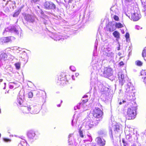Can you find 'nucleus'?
<instances>
[{"instance_id":"f257e3e1","label":"nucleus","mask_w":146,"mask_h":146,"mask_svg":"<svg viewBox=\"0 0 146 146\" xmlns=\"http://www.w3.org/2000/svg\"><path fill=\"white\" fill-rule=\"evenodd\" d=\"M8 31L12 33H14L19 36H21L22 31L19 27L17 26L16 27L14 26L8 27L5 29V31L3 32V34L4 35L5 32Z\"/></svg>"},{"instance_id":"f03ea898","label":"nucleus","mask_w":146,"mask_h":146,"mask_svg":"<svg viewBox=\"0 0 146 146\" xmlns=\"http://www.w3.org/2000/svg\"><path fill=\"white\" fill-rule=\"evenodd\" d=\"M93 116V119H96L97 121H100L102 119V116L103 114V112L100 109L98 108H96L94 110L92 114Z\"/></svg>"},{"instance_id":"7ed1b4c3","label":"nucleus","mask_w":146,"mask_h":146,"mask_svg":"<svg viewBox=\"0 0 146 146\" xmlns=\"http://www.w3.org/2000/svg\"><path fill=\"white\" fill-rule=\"evenodd\" d=\"M136 108L133 107L129 108L127 111V117L129 119H133L135 118V116Z\"/></svg>"},{"instance_id":"20e7f679","label":"nucleus","mask_w":146,"mask_h":146,"mask_svg":"<svg viewBox=\"0 0 146 146\" xmlns=\"http://www.w3.org/2000/svg\"><path fill=\"white\" fill-rule=\"evenodd\" d=\"M111 49L108 48L105 49V52L104 53L106 59L110 61L112 60L114 58V53L110 51Z\"/></svg>"},{"instance_id":"39448f33","label":"nucleus","mask_w":146,"mask_h":146,"mask_svg":"<svg viewBox=\"0 0 146 146\" xmlns=\"http://www.w3.org/2000/svg\"><path fill=\"white\" fill-rule=\"evenodd\" d=\"M90 117H88L85 119V121L84 122L83 126H85L87 129H89L90 128L92 127L94 125L93 122Z\"/></svg>"},{"instance_id":"423d86ee","label":"nucleus","mask_w":146,"mask_h":146,"mask_svg":"<svg viewBox=\"0 0 146 146\" xmlns=\"http://www.w3.org/2000/svg\"><path fill=\"white\" fill-rule=\"evenodd\" d=\"M102 71L103 72V76L105 77L111 76L113 74L112 70L110 68H105Z\"/></svg>"},{"instance_id":"0eeeda50","label":"nucleus","mask_w":146,"mask_h":146,"mask_svg":"<svg viewBox=\"0 0 146 146\" xmlns=\"http://www.w3.org/2000/svg\"><path fill=\"white\" fill-rule=\"evenodd\" d=\"M14 39V37L12 36L2 37L0 38V44H2L4 43L10 42L12 40Z\"/></svg>"},{"instance_id":"6e6552de","label":"nucleus","mask_w":146,"mask_h":146,"mask_svg":"<svg viewBox=\"0 0 146 146\" xmlns=\"http://www.w3.org/2000/svg\"><path fill=\"white\" fill-rule=\"evenodd\" d=\"M35 16L29 14H27L25 16V19L29 23H33L35 21Z\"/></svg>"},{"instance_id":"1a4fd4ad","label":"nucleus","mask_w":146,"mask_h":146,"mask_svg":"<svg viewBox=\"0 0 146 146\" xmlns=\"http://www.w3.org/2000/svg\"><path fill=\"white\" fill-rule=\"evenodd\" d=\"M45 8L47 9H55V5L52 2H46L44 5Z\"/></svg>"},{"instance_id":"9d476101","label":"nucleus","mask_w":146,"mask_h":146,"mask_svg":"<svg viewBox=\"0 0 146 146\" xmlns=\"http://www.w3.org/2000/svg\"><path fill=\"white\" fill-rule=\"evenodd\" d=\"M96 141L97 143L100 146H104L105 144L106 141L103 139H102L100 137H97Z\"/></svg>"},{"instance_id":"9b49d317","label":"nucleus","mask_w":146,"mask_h":146,"mask_svg":"<svg viewBox=\"0 0 146 146\" xmlns=\"http://www.w3.org/2000/svg\"><path fill=\"white\" fill-rule=\"evenodd\" d=\"M126 88V92L128 93H131L134 89V87L133 86L131 83L130 82L127 83Z\"/></svg>"},{"instance_id":"f8f14e48","label":"nucleus","mask_w":146,"mask_h":146,"mask_svg":"<svg viewBox=\"0 0 146 146\" xmlns=\"http://www.w3.org/2000/svg\"><path fill=\"white\" fill-rule=\"evenodd\" d=\"M7 55L5 53H2L0 54V61L3 64H4L7 60Z\"/></svg>"},{"instance_id":"ddd939ff","label":"nucleus","mask_w":146,"mask_h":146,"mask_svg":"<svg viewBox=\"0 0 146 146\" xmlns=\"http://www.w3.org/2000/svg\"><path fill=\"white\" fill-rule=\"evenodd\" d=\"M140 15L137 13L135 12L131 15V19L133 21H137L141 18Z\"/></svg>"},{"instance_id":"4468645a","label":"nucleus","mask_w":146,"mask_h":146,"mask_svg":"<svg viewBox=\"0 0 146 146\" xmlns=\"http://www.w3.org/2000/svg\"><path fill=\"white\" fill-rule=\"evenodd\" d=\"M18 83L19 82H10L9 84V88L10 89H12L13 88H16L19 86Z\"/></svg>"},{"instance_id":"2eb2a0df","label":"nucleus","mask_w":146,"mask_h":146,"mask_svg":"<svg viewBox=\"0 0 146 146\" xmlns=\"http://www.w3.org/2000/svg\"><path fill=\"white\" fill-rule=\"evenodd\" d=\"M32 109V112L35 113H37L39 111V106L36 105H32L31 109Z\"/></svg>"},{"instance_id":"dca6fc26","label":"nucleus","mask_w":146,"mask_h":146,"mask_svg":"<svg viewBox=\"0 0 146 146\" xmlns=\"http://www.w3.org/2000/svg\"><path fill=\"white\" fill-rule=\"evenodd\" d=\"M114 132L116 134L119 132L121 129V127L120 125L119 124H116L113 127Z\"/></svg>"},{"instance_id":"f3484780","label":"nucleus","mask_w":146,"mask_h":146,"mask_svg":"<svg viewBox=\"0 0 146 146\" xmlns=\"http://www.w3.org/2000/svg\"><path fill=\"white\" fill-rule=\"evenodd\" d=\"M27 135L29 138L33 139L35 135V133L34 131H30L28 132Z\"/></svg>"},{"instance_id":"a211bd4d","label":"nucleus","mask_w":146,"mask_h":146,"mask_svg":"<svg viewBox=\"0 0 146 146\" xmlns=\"http://www.w3.org/2000/svg\"><path fill=\"white\" fill-rule=\"evenodd\" d=\"M31 110V107L30 106H25L23 109L24 113H29Z\"/></svg>"},{"instance_id":"6ab92c4d","label":"nucleus","mask_w":146,"mask_h":146,"mask_svg":"<svg viewBox=\"0 0 146 146\" xmlns=\"http://www.w3.org/2000/svg\"><path fill=\"white\" fill-rule=\"evenodd\" d=\"M118 76L119 81L123 82L124 78V75L121 72H119L118 74Z\"/></svg>"},{"instance_id":"aec40b11","label":"nucleus","mask_w":146,"mask_h":146,"mask_svg":"<svg viewBox=\"0 0 146 146\" xmlns=\"http://www.w3.org/2000/svg\"><path fill=\"white\" fill-rule=\"evenodd\" d=\"M99 134L102 137H104L106 135L107 132L106 131L102 129L100 130L98 132Z\"/></svg>"},{"instance_id":"412c9836","label":"nucleus","mask_w":146,"mask_h":146,"mask_svg":"<svg viewBox=\"0 0 146 146\" xmlns=\"http://www.w3.org/2000/svg\"><path fill=\"white\" fill-rule=\"evenodd\" d=\"M90 142L88 140H84L82 143L81 146H89L90 144Z\"/></svg>"},{"instance_id":"4be33fe9","label":"nucleus","mask_w":146,"mask_h":146,"mask_svg":"<svg viewBox=\"0 0 146 146\" xmlns=\"http://www.w3.org/2000/svg\"><path fill=\"white\" fill-rule=\"evenodd\" d=\"M142 6L143 7V11L144 13L145 16L146 17V1L142 2Z\"/></svg>"},{"instance_id":"5701e85b","label":"nucleus","mask_w":146,"mask_h":146,"mask_svg":"<svg viewBox=\"0 0 146 146\" xmlns=\"http://www.w3.org/2000/svg\"><path fill=\"white\" fill-rule=\"evenodd\" d=\"M141 76H143V77H142V79L144 78V81L146 80V72L145 70H142L141 72Z\"/></svg>"},{"instance_id":"b1692460","label":"nucleus","mask_w":146,"mask_h":146,"mask_svg":"<svg viewBox=\"0 0 146 146\" xmlns=\"http://www.w3.org/2000/svg\"><path fill=\"white\" fill-rule=\"evenodd\" d=\"M116 27L114 24L112 23L110 25V27L109 28V31L110 32H112L116 29Z\"/></svg>"},{"instance_id":"393cba45","label":"nucleus","mask_w":146,"mask_h":146,"mask_svg":"<svg viewBox=\"0 0 146 146\" xmlns=\"http://www.w3.org/2000/svg\"><path fill=\"white\" fill-rule=\"evenodd\" d=\"M113 35L115 37L117 38H119L120 34L118 32L115 31L113 32Z\"/></svg>"},{"instance_id":"a878e982","label":"nucleus","mask_w":146,"mask_h":146,"mask_svg":"<svg viewBox=\"0 0 146 146\" xmlns=\"http://www.w3.org/2000/svg\"><path fill=\"white\" fill-rule=\"evenodd\" d=\"M115 25L116 28H121L123 27V25L119 23H116Z\"/></svg>"},{"instance_id":"bb28decb","label":"nucleus","mask_w":146,"mask_h":146,"mask_svg":"<svg viewBox=\"0 0 146 146\" xmlns=\"http://www.w3.org/2000/svg\"><path fill=\"white\" fill-rule=\"evenodd\" d=\"M17 102L19 105H22V103H23V100L22 98L19 97V98H18Z\"/></svg>"},{"instance_id":"cd10ccee","label":"nucleus","mask_w":146,"mask_h":146,"mask_svg":"<svg viewBox=\"0 0 146 146\" xmlns=\"http://www.w3.org/2000/svg\"><path fill=\"white\" fill-rule=\"evenodd\" d=\"M142 56L143 57H146V47L143 51ZM144 58L145 60H146V58Z\"/></svg>"},{"instance_id":"c85d7f7f","label":"nucleus","mask_w":146,"mask_h":146,"mask_svg":"<svg viewBox=\"0 0 146 146\" xmlns=\"http://www.w3.org/2000/svg\"><path fill=\"white\" fill-rule=\"evenodd\" d=\"M135 64L138 66H141L142 64V63L141 61L139 60L136 61Z\"/></svg>"},{"instance_id":"c756f323","label":"nucleus","mask_w":146,"mask_h":146,"mask_svg":"<svg viewBox=\"0 0 146 146\" xmlns=\"http://www.w3.org/2000/svg\"><path fill=\"white\" fill-rule=\"evenodd\" d=\"M28 97L29 98H32L33 96V93L31 92H29L28 94Z\"/></svg>"},{"instance_id":"7c9ffc66","label":"nucleus","mask_w":146,"mask_h":146,"mask_svg":"<svg viewBox=\"0 0 146 146\" xmlns=\"http://www.w3.org/2000/svg\"><path fill=\"white\" fill-rule=\"evenodd\" d=\"M15 66L16 67V68L17 69H19L20 68V64L19 63H17L15 64Z\"/></svg>"},{"instance_id":"2f4dec72","label":"nucleus","mask_w":146,"mask_h":146,"mask_svg":"<svg viewBox=\"0 0 146 146\" xmlns=\"http://www.w3.org/2000/svg\"><path fill=\"white\" fill-rule=\"evenodd\" d=\"M113 18L116 21H118L119 20L118 17L116 15H114L113 17Z\"/></svg>"},{"instance_id":"473e14b6","label":"nucleus","mask_w":146,"mask_h":146,"mask_svg":"<svg viewBox=\"0 0 146 146\" xmlns=\"http://www.w3.org/2000/svg\"><path fill=\"white\" fill-rule=\"evenodd\" d=\"M70 69L73 71H75L76 70V68L73 66H71L70 67Z\"/></svg>"},{"instance_id":"72a5a7b5","label":"nucleus","mask_w":146,"mask_h":146,"mask_svg":"<svg viewBox=\"0 0 146 146\" xmlns=\"http://www.w3.org/2000/svg\"><path fill=\"white\" fill-rule=\"evenodd\" d=\"M79 134L80 135L81 137L83 138L84 137V135L83 134V133L82 131L81 130H80L79 131Z\"/></svg>"},{"instance_id":"f704fd0d","label":"nucleus","mask_w":146,"mask_h":146,"mask_svg":"<svg viewBox=\"0 0 146 146\" xmlns=\"http://www.w3.org/2000/svg\"><path fill=\"white\" fill-rule=\"evenodd\" d=\"M19 13V11L15 12L13 15V17H16L18 16Z\"/></svg>"},{"instance_id":"c9c22d12","label":"nucleus","mask_w":146,"mask_h":146,"mask_svg":"<svg viewBox=\"0 0 146 146\" xmlns=\"http://www.w3.org/2000/svg\"><path fill=\"white\" fill-rule=\"evenodd\" d=\"M129 33H126L125 35V37L126 38L127 40H128V39L129 38Z\"/></svg>"},{"instance_id":"e433bc0d","label":"nucleus","mask_w":146,"mask_h":146,"mask_svg":"<svg viewBox=\"0 0 146 146\" xmlns=\"http://www.w3.org/2000/svg\"><path fill=\"white\" fill-rule=\"evenodd\" d=\"M4 141L6 142H10L11 141V140L9 139L4 138Z\"/></svg>"},{"instance_id":"4c0bfd02","label":"nucleus","mask_w":146,"mask_h":146,"mask_svg":"<svg viewBox=\"0 0 146 146\" xmlns=\"http://www.w3.org/2000/svg\"><path fill=\"white\" fill-rule=\"evenodd\" d=\"M135 29L137 30H139L140 29H142V27H140L139 26L136 25L135 26Z\"/></svg>"},{"instance_id":"58836bf2","label":"nucleus","mask_w":146,"mask_h":146,"mask_svg":"<svg viewBox=\"0 0 146 146\" xmlns=\"http://www.w3.org/2000/svg\"><path fill=\"white\" fill-rule=\"evenodd\" d=\"M72 0H64V1L66 3H69L70 2H71Z\"/></svg>"},{"instance_id":"ea45409f","label":"nucleus","mask_w":146,"mask_h":146,"mask_svg":"<svg viewBox=\"0 0 146 146\" xmlns=\"http://www.w3.org/2000/svg\"><path fill=\"white\" fill-rule=\"evenodd\" d=\"M73 144L72 142V141H70L69 139H68V144L69 145H71Z\"/></svg>"},{"instance_id":"a19ab883","label":"nucleus","mask_w":146,"mask_h":146,"mask_svg":"<svg viewBox=\"0 0 146 146\" xmlns=\"http://www.w3.org/2000/svg\"><path fill=\"white\" fill-rule=\"evenodd\" d=\"M81 103H80L79 104V105H77V106H76V107H74V109L75 110H76V108H77V109H80V107H79V105L81 104Z\"/></svg>"},{"instance_id":"79ce46f5","label":"nucleus","mask_w":146,"mask_h":146,"mask_svg":"<svg viewBox=\"0 0 146 146\" xmlns=\"http://www.w3.org/2000/svg\"><path fill=\"white\" fill-rule=\"evenodd\" d=\"M82 102H83V103H86V102L88 101V100L87 99H86L85 100H84V99H82Z\"/></svg>"},{"instance_id":"37998d69","label":"nucleus","mask_w":146,"mask_h":146,"mask_svg":"<svg viewBox=\"0 0 146 146\" xmlns=\"http://www.w3.org/2000/svg\"><path fill=\"white\" fill-rule=\"evenodd\" d=\"M38 1L39 0H31V2L32 3H35Z\"/></svg>"},{"instance_id":"c03bdc74","label":"nucleus","mask_w":146,"mask_h":146,"mask_svg":"<svg viewBox=\"0 0 146 146\" xmlns=\"http://www.w3.org/2000/svg\"><path fill=\"white\" fill-rule=\"evenodd\" d=\"M119 64L120 66H121L124 64V63H123V62H121L119 63Z\"/></svg>"},{"instance_id":"a18cd8bd","label":"nucleus","mask_w":146,"mask_h":146,"mask_svg":"<svg viewBox=\"0 0 146 146\" xmlns=\"http://www.w3.org/2000/svg\"><path fill=\"white\" fill-rule=\"evenodd\" d=\"M114 7H111V9H110V10H111V11H112L113 12L114 11Z\"/></svg>"},{"instance_id":"49530a36","label":"nucleus","mask_w":146,"mask_h":146,"mask_svg":"<svg viewBox=\"0 0 146 146\" xmlns=\"http://www.w3.org/2000/svg\"><path fill=\"white\" fill-rule=\"evenodd\" d=\"M72 134H69V135L68 136V138L69 139V138L70 137L72 136Z\"/></svg>"},{"instance_id":"de8ad7c7","label":"nucleus","mask_w":146,"mask_h":146,"mask_svg":"<svg viewBox=\"0 0 146 146\" xmlns=\"http://www.w3.org/2000/svg\"><path fill=\"white\" fill-rule=\"evenodd\" d=\"M126 2H130L133 1V0H125Z\"/></svg>"},{"instance_id":"09e8293b","label":"nucleus","mask_w":146,"mask_h":146,"mask_svg":"<svg viewBox=\"0 0 146 146\" xmlns=\"http://www.w3.org/2000/svg\"><path fill=\"white\" fill-rule=\"evenodd\" d=\"M118 54L119 56H121V55L122 54L120 52H119L118 53Z\"/></svg>"},{"instance_id":"8fccbe9b","label":"nucleus","mask_w":146,"mask_h":146,"mask_svg":"<svg viewBox=\"0 0 146 146\" xmlns=\"http://www.w3.org/2000/svg\"><path fill=\"white\" fill-rule=\"evenodd\" d=\"M87 97H88L87 96L85 95V96H84L83 97L82 99H83V98H87Z\"/></svg>"},{"instance_id":"3c124183","label":"nucleus","mask_w":146,"mask_h":146,"mask_svg":"<svg viewBox=\"0 0 146 146\" xmlns=\"http://www.w3.org/2000/svg\"><path fill=\"white\" fill-rule=\"evenodd\" d=\"M91 146H97L96 145V144H92Z\"/></svg>"},{"instance_id":"603ef678","label":"nucleus","mask_w":146,"mask_h":146,"mask_svg":"<svg viewBox=\"0 0 146 146\" xmlns=\"http://www.w3.org/2000/svg\"><path fill=\"white\" fill-rule=\"evenodd\" d=\"M124 146H128V145L127 144H124Z\"/></svg>"},{"instance_id":"864d4df0","label":"nucleus","mask_w":146,"mask_h":146,"mask_svg":"<svg viewBox=\"0 0 146 146\" xmlns=\"http://www.w3.org/2000/svg\"><path fill=\"white\" fill-rule=\"evenodd\" d=\"M121 32H122V33H123H123H124L125 32H124V31L123 30V31H121Z\"/></svg>"},{"instance_id":"5fc2aeb1","label":"nucleus","mask_w":146,"mask_h":146,"mask_svg":"<svg viewBox=\"0 0 146 146\" xmlns=\"http://www.w3.org/2000/svg\"><path fill=\"white\" fill-rule=\"evenodd\" d=\"M122 142H123V143L124 144H125V141H124V140H122Z\"/></svg>"},{"instance_id":"6e6d98bb","label":"nucleus","mask_w":146,"mask_h":146,"mask_svg":"<svg viewBox=\"0 0 146 146\" xmlns=\"http://www.w3.org/2000/svg\"><path fill=\"white\" fill-rule=\"evenodd\" d=\"M3 80L2 79H0V82H2Z\"/></svg>"},{"instance_id":"4d7b16f0","label":"nucleus","mask_w":146,"mask_h":146,"mask_svg":"<svg viewBox=\"0 0 146 146\" xmlns=\"http://www.w3.org/2000/svg\"><path fill=\"white\" fill-rule=\"evenodd\" d=\"M61 39H60V40H61ZM60 40V39H56V41H57V40Z\"/></svg>"},{"instance_id":"13d9d810","label":"nucleus","mask_w":146,"mask_h":146,"mask_svg":"<svg viewBox=\"0 0 146 146\" xmlns=\"http://www.w3.org/2000/svg\"><path fill=\"white\" fill-rule=\"evenodd\" d=\"M110 133H111L112 134V131H111H111H110Z\"/></svg>"},{"instance_id":"bf43d9fd","label":"nucleus","mask_w":146,"mask_h":146,"mask_svg":"<svg viewBox=\"0 0 146 146\" xmlns=\"http://www.w3.org/2000/svg\"><path fill=\"white\" fill-rule=\"evenodd\" d=\"M119 104L120 105H121L122 104V102H120L119 103Z\"/></svg>"},{"instance_id":"052dcab7","label":"nucleus","mask_w":146,"mask_h":146,"mask_svg":"<svg viewBox=\"0 0 146 146\" xmlns=\"http://www.w3.org/2000/svg\"><path fill=\"white\" fill-rule=\"evenodd\" d=\"M79 75L78 73H76V76H78Z\"/></svg>"},{"instance_id":"680f3d73","label":"nucleus","mask_w":146,"mask_h":146,"mask_svg":"<svg viewBox=\"0 0 146 146\" xmlns=\"http://www.w3.org/2000/svg\"><path fill=\"white\" fill-rule=\"evenodd\" d=\"M41 13L42 15H43V12H41Z\"/></svg>"},{"instance_id":"e2e57ef3","label":"nucleus","mask_w":146,"mask_h":146,"mask_svg":"<svg viewBox=\"0 0 146 146\" xmlns=\"http://www.w3.org/2000/svg\"><path fill=\"white\" fill-rule=\"evenodd\" d=\"M60 104H58V107H60Z\"/></svg>"},{"instance_id":"0e129e2a","label":"nucleus","mask_w":146,"mask_h":146,"mask_svg":"<svg viewBox=\"0 0 146 146\" xmlns=\"http://www.w3.org/2000/svg\"><path fill=\"white\" fill-rule=\"evenodd\" d=\"M73 120L72 121V125L73 126Z\"/></svg>"},{"instance_id":"69168bd1","label":"nucleus","mask_w":146,"mask_h":146,"mask_svg":"<svg viewBox=\"0 0 146 146\" xmlns=\"http://www.w3.org/2000/svg\"><path fill=\"white\" fill-rule=\"evenodd\" d=\"M122 102H123V103H124L125 102V101L124 100H123L122 101Z\"/></svg>"},{"instance_id":"338daca9","label":"nucleus","mask_w":146,"mask_h":146,"mask_svg":"<svg viewBox=\"0 0 146 146\" xmlns=\"http://www.w3.org/2000/svg\"><path fill=\"white\" fill-rule=\"evenodd\" d=\"M89 138H91V139H92V137H91V136H89Z\"/></svg>"},{"instance_id":"774afa93","label":"nucleus","mask_w":146,"mask_h":146,"mask_svg":"<svg viewBox=\"0 0 146 146\" xmlns=\"http://www.w3.org/2000/svg\"><path fill=\"white\" fill-rule=\"evenodd\" d=\"M4 85H5H5H6V83H4Z\"/></svg>"}]
</instances>
